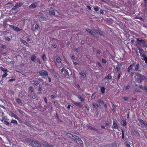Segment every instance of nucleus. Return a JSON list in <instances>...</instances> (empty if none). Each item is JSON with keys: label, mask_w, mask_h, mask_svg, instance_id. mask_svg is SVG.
Masks as SVG:
<instances>
[{"label": "nucleus", "mask_w": 147, "mask_h": 147, "mask_svg": "<svg viewBox=\"0 0 147 147\" xmlns=\"http://www.w3.org/2000/svg\"><path fill=\"white\" fill-rule=\"evenodd\" d=\"M129 86L128 85H127L125 86V89H129Z\"/></svg>", "instance_id": "57"}, {"label": "nucleus", "mask_w": 147, "mask_h": 147, "mask_svg": "<svg viewBox=\"0 0 147 147\" xmlns=\"http://www.w3.org/2000/svg\"><path fill=\"white\" fill-rule=\"evenodd\" d=\"M36 56L34 55H32L31 57V59L32 61H34L36 58Z\"/></svg>", "instance_id": "30"}, {"label": "nucleus", "mask_w": 147, "mask_h": 147, "mask_svg": "<svg viewBox=\"0 0 147 147\" xmlns=\"http://www.w3.org/2000/svg\"><path fill=\"white\" fill-rule=\"evenodd\" d=\"M15 80V79H10L9 80V82H12L13 81H14Z\"/></svg>", "instance_id": "53"}, {"label": "nucleus", "mask_w": 147, "mask_h": 147, "mask_svg": "<svg viewBox=\"0 0 147 147\" xmlns=\"http://www.w3.org/2000/svg\"><path fill=\"white\" fill-rule=\"evenodd\" d=\"M80 75L81 77L84 78L86 76L84 72H81L80 73Z\"/></svg>", "instance_id": "19"}, {"label": "nucleus", "mask_w": 147, "mask_h": 147, "mask_svg": "<svg viewBox=\"0 0 147 147\" xmlns=\"http://www.w3.org/2000/svg\"><path fill=\"white\" fill-rule=\"evenodd\" d=\"M1 48H2V49H5L6 48V47L5 45H2V46H1Z\"/></svg>", "instance_id": "54"}, {"label": "nucleus", "mask_w": 147, "mask_h": 147, "mask_svg": "<svg viewBox=\"0 0 147 147\" xmlns=\"http://www.w3.org/2000/svg\"><path fill=\"white\" fill-rule=\"evenodd\" d=\"M38 28V25L37 24H36L35 26V29H37Z\"/></svg>", "instance_id": "47"}, {"label": "nucleus", "mask_w": 147, "mask_h": 147, "mask_svg": "<svg viewBox=\"0 0 147 147\" xmlns=\"http://www.w3.org/2000/svg\"><path fill=\"white\" fill-rule=\"evenodd\" d=\"M38 19L40 21L45 20H46V18L44 17H39Z\"/></svg>", "instance_id": "27"}, {"label": "nucleus", "mask_w": 147, "mask_h": 147, "mask_svg": "<svg viewBox=\"0 0 147 147\" xmlns=\"http://www.w3.org/2000/svg\"><path fill=\"white\" fill-rule=\"evenodd\" d=\"M45 147H49L50 146H49L48 144H46L45 145Z\"/></svg>", "instance_id": "55"}, {"label": "nucleus", "mask_w": 147, "mask_h": 147, "mask_svg": "<svg viewBox=\"0 0 147 147\" xmlns=\"http://www.w3.org/2000/svg\"><path fill=\"white\" fill-rule=\"evenodd\" d=\"M42 58L43 60L45 61L46 60V57L45 54H44L42 55Z\"/></svg>", "instance_id": "38"}, {"label": "nucleus", "mask_w": 147, "mask_h": 147, "mask_svg": "<svg viewBox=\"0 0 147 147\" xmlns=\"http://www.w3.org/2000/svg\"><path fill=\"white\" fill-rule=\"evenodd\" d=\"M136 52L138 53H140V56L141 57L142 56V55H144L145 54L143 53L144 52V51L142 49H140L139 48H137L136 49Z\"/></svg>", "instance_id": "8"}, {"label": "nucleus", "mask_w": 147, "mask_h": 147, "mask_svg": "<svg viewBox=\"0 0 147 147\" xmlns=\"http://www.w3.org/2000/svg\"><path fill=\"white\" fill-rule=\"evenodd\" d=\"M134 67L135 68V70L136 71H138L139 68V65L138 63L136 65L135 64L134 66Z\"/></svg>", "instance_id": "16"}, {"label": "nucleus", "mask_w": 147, "mask_h": 147, "mask_svg": "<svg viewBox=\"0 0 147 147\" xmlns=\"http://www.w3.org/2000/svg\"><path fill=\"white\" fill-rule=\"evenodd\" d=\"M123 99L127 101L128 100V98L127 97H124L123 98Z\"/></svg>", "instance_id": "58"}, {"label": "nucleus", "mask_w": 147, "mask_h": 147, "mask_svg": "<svg viewBox=\"0 0 147 147\" xmlns=\"http://www.w3.org/2000/svg\"><path fill=\"white\" fill-rule=\"evenodd\" d=\"M95 97H96V96L94 94H93L92 95L91 98H92V99H94L95 98Z\"/></svg>", "instance_id": "45"}, {"label": "nucleus", "mask_w": 147, "mask_h": 147, "mask_svg": "<svg viewBox=\"0 0 147 147\" xmlns=\"http://www.w3.org/2000/svg\"><path fill=\"white\" fill-rule=\"evenodd\" d=\"M102 62H103L104 63H106V62H107L106 60L104 59H102Z\"/></svg>", "instance_id": "48"}, {"label": "nucleus", "mask_w": 147, "mask_h": 147, "mask_svg": "<svg viewBox=\"0 0 147 147\" xmlns=\"http://www.w3.org/2000/svg\"><path fill=\"white\" fill-rule=\"evenodd\" d=\"M1 70L3 71L4 73L7 72V70L6 69H4L2 67H1Z\"/></svg>", "instance_id": "25"}, {"label": "nucleus", "mask_w": 147, "mask_h": 147, "mask_svg": "<svg viewBox=\"0 0 147 147\" xmlns=\"http://www.w3.org/2000/svg\"><path fill=\"white\" fill-rule=\"evenodd\" d=\"M72 102L73 104H74V105H76L77 106L80 107L81 106V105L80 104V103L79 102H76L74 101H73Z\"/></svg>", "instance_id": "20"}, {"label": "nucleus", "mask_w": 147, "mask_h": 147, "mask_svg": "<svg viewBox=\"0 0 147 147\" xmlns=\"http://www.w3.org/2000/svg\"><path fill=\"white\" fill-rule=\"evenodd\" d=\"M16 101L18 103H19V104H20V105H22V101L21 100V99H19V98H17L16 99Z\"/></svg>", "instance_id": "18"}, {"label": "nucleus", "mask_w": 147, "mask_h": 147, "mask_svg": "<svg viewBox=\"0 0 147 147\" xmlns=\"http://www.w3.org/2000/svg\"><path fill=\"white\" fill-rule=\"evenodd\" d=\"M87 127L89 129L91 130H96V129L95 128L92 127H91L90 126L88 125V126H87Z\"/></svg>", "instance_id": "35"}, {"label": "nucleus", "mask_w": 147, "mask_h": 147, "mask_svg": "<svg viewBox=\"0 0 147 147\" xmlns=\"http://www.w3.org/2000/svg\"><path fill=\"white\" fill-rule=\"evenodd\" d=\"M139 122L140 123H141V124H142V123H144V121L142 120L141 119V120H140Z\"/></svg>", "instance_id": "51"}, {"label": "nucleus", "mask_w": 147, "mask_h": 147, "mask_svg": "<svg viewBox=\"0 0 147 147\" xmlns=\"http://www.w3.org/2000/svg\"><path fill=\"white\" fill-rule=\"evenodd\" d=\"M98 102L99 103H101V104H103V102L102 100L100 99V100H99L98 101Z\"/></svg>", "instance_id": "43"}, {"label": "nucleus", "mask_w": 147, "mask_h": 147, "mask_svg": "<svg viewBox=\"0 0 147 147\" xmlns=\"http://www.w3.org/2000/svg\"><path fill=\"white\" fill-rule=\"evenodd\" d=\"M5 39L8 41H10V38L9 37H6L5 38Z\"/></svg>", "instance_id": "49"}, {"label": "nucleus", "mask_w": 147, "mask_h": 147, "mask_svg": "<svg viewBox=\"0 0 147 147\" xmlns=\"http://www.w3.org/2000/svg\"><path fill=\"white\" fill-rule=\"evenodd\" d=\"M36 61L37 62L40 64L41 62L40 60L39 59H36Z\"/></svg>", "instance_id": "52"}, {"label": "nucleus", "mask_w": 147, "mask_h": 147, "mask_svg": "<svg viewBox=\"0 0 147 147\" xmlns=\"http://www.w3.org/2000/svg\"><path fill=\"white\" fill-rule=\"evenodd\" d=\"M6 119V117H3L2 118V119L3 120H5Z\"/></svg>", "instance_id": "63"}, {"label": "nucleus", "mask_w": 147, "mask_h": 147, "mask_svg": "<svg viewBox=\"0 0 147 147\" xmlns=\"http://www.w3.org/2000/svg\"><path fill=\"white\" fill-rule=\"evenodd\" d=\"M112 78L111 76L109 74H108V76L104 79L105 80V82H110L109 80H111Z\"/></svg>", "instance_id": "7"}, {"label": "nucleus", "mask_w": 147, "mask_h": 147, "mask_svg": "<svg viewBox=\"0 0 147 147\" xmlns=\"http://www.w3.org/2000/svg\"><path fill=\"white\" fill-rule=\"evenodd\" d=\"M87 127L89 129L91 130H96V129L95 128L92 127H91L90 126L88 125V126H87Z\"/></svg>", "instance_id": "34"}, {"label": "nucleus", "mask_w": 147, "mask_h": 147, "mask_svg": "<svg viewBox=\"0 0 147 147\" xmlns=\"http://www.w3.org/2000/svg\"><path fill=\"white\" fill-rule=\"evenodd\" d=\"M93 106L94 107H100V104H96V103H93Z\"/></svg>", "instance_id": "24"}, {"label": "nucleus", "mask_w": 147, "mask_h": 147, "mask_svg": "<svg viewBox=\"0 0 147 147\" xmlns=\"http://www.w3.org/2000/svg\"><path fill=\"white\" fill-rule=\"evenodd\" d=\"M137 81L140 83H142L143 81L145 82L147 81V78L145 76L140 75L139 74H137L135 76Z\"/></svg>", "instance_id": "1"}, {"label": "nucleus", "mask_w": 147, "mask_h": 147, "mask_svg": "<svg viewBox=\"0 0 147 147\" xmlns=\"http://www.w3.org/2000/svg\"><path fill=\"white\" fill-rule=\"evenodd\" d=\"M66 136L69 138H70L72 140H74L75 139L74 136H73V135L69 133H67L66 134Z\"/></svg>", "instance_id": "10"}, {"label": "nucleus", "mask_w": 147, "mask_h": 147, "mask_svg": "<svg viewBox=\"0 0 147 147\" xmlns=\"http://www.w3.org/2000/svg\"><path fill=\"white\" fill-rule=\"evenodd\" d=\"M29 91H30L31 92H32L33 91V88L32 87H29Z\"/></svg>", "instance_id": "42"}, {"label": "nucleus", "mask_w": 147, "mask_h": 147, "mask_svg": "<svg viewBox=\"0 0 147 147\" xmlns=\"http://www.w3.org/2000/svg\"><path fill=\"white\" fill-rule=\"evenodd\" d=\"M139 87L140 88L142 89H144V86H143L142 85H139Z\"/></svg>", "instance_id": "44"}, {"label": "nucleus", "mask_w": 147, "mask_h": 147, "mask_svg": "<svg viewBox=\"0 0 147 147\" xmlns=\"http://www.w3.org/2000/svg\"><path fill=\"white\" fill-rule=\"evenodd\" d=\"M34 84L36 85H37L38 84V82H35L34 83Z\"/></svg>", "instance_id": "59"}, {"label": "nucleus", "mask_w": 147, "mask_h": 147, "mask_svg": "<svg viewBox=\"0 0 147 147\" xmlns=\"http://www.w3.org/2000/svg\"><path fill=\"white\" fill-rule=\"evenodd\" d=\"M77 97L80 99V100L82 101H83L84 100V99L82 97L81 95H77Z\"/></svg>", "instance_id": "23"}, {"label": "nucleus", "mask_w": 147, "mask_h": 147, "mask_svg": "<svg viewBox=\"0 0 147 147\" xmlns=\"http://www.w3.org/2000/svg\"><path fill=\"white\" fill-rule=\"evenodd\" d=\"M4 123L7 125H9V122L7 121H5L4 122Z\"/></svg>", "instance_id": "41"}, {"label": "nucleus", "mask_w": 147, "mask_h": 147, "mask_svg": "<svg viewBox=\"0 0 147 147\" xmlns=\"http://www.w3.org/2000/svg\"><path fill=\"white\" fill-rule=\"evenodd\" d=\"M94 9L95 11H97L98 10L99 8L98 7H94Z\"/></svg>", "instance_id": "46"}, {"label": "nucleus", "mask_w": 147, "mask_h": 147, "mask_svg": "<svg viewBox=\"0 0 147 147\" xmlns=\"http://www.w3.org/2000/svg\"><path fill=\"white\" fill-rule=\"evenodd\" d=\"M21 41L22 42H23L25 45H28L27 42L25 40H21Z\"/></svg>", "instance_id": "28"}, {"label": "nucleus", "mask_w": 147, "mask_h": 147, "mask_svg": "<svg viewBox=\"0 0 147 147\" xmlns=\"http://www.w3.org/2000/svg\"><path fill=\"white\" fill-rule=\"evenodd\" d=\"M70 106H71V105H68L67 107V108L68 109H69L70 108Z\"/></svg>", "instance_id": "64"}, {"label": "nucleus", "mask_w": 147, "mask_h": 147, "mask_svg": "<svg viewBox=\"0 0 147 147\" xmlns=\"http://www.w3.org/2000/svg\"><path fill=\"white\" fill-rule=\"evenodd\" d=\"M31 144H32L34 146L38 147L40 146L39 144L36 141H32Z\"/></svg>", "instance_id": "13"}, {"label": "nucleus", "mask_w": 147, "mask_h": 147, "mask_svg": "<svg viewBox=\"0 0 147 147\" xmlns=\"http://www.w3.org/2000/svg\"><path fill=\"white\" fill-rule=\"evenodd\" d=\"M137 42L138 44L144 46L145 44V42L143 40L137 39Z\"/></svg>", "instance_id": "5"}, {"label": "nucleus", "mask_w": 147, "mask_h": 147, "mask_svg": "<svg viewBox=\"0 0 147 147\" xmlns=\"http://www.w3.org/2000/svg\"><path fill=\"white\" fill-rule=\"evenodd\" d=\"M75 138V139L74 140L76 142H79L80 144H83V142L81 139L79 138L77 136H75L74 137Z\"/></svg>", "instance_id": "6"}, {"label": "nucleus", "mask_w": 147, "mask_h": 147, "mask_svg": "<svg viewBox=\"0 0 147 147\" xmlns=\"http://www.w3.org/2000/svg\"><path fill=\"white\" fill-rule=\"evenodd\" d=\"M86 31H87L88 33H90L91 34L92 32V31L91 30H90L89 29H87L86 30Z\"/></svg>", "instance_id": "40"}, {"label": "nucleus", "mask_w": 147, "mask_h": 147, "mask_svg": "<svg viewBox=\"0 0 147 147\" xmlns=\"http://www.w3.org/2000/svg\"><path fill=\"white\" fill-rule=\"evenodd\" d=\"M100 90L101 93L102 94H104L105 92V88L103 87H102L100 89Z\"/></svg>", "instance_id": "17"}, {"label": "nucleus", "mask_w": 147, "mask_h": 147, "mask_svg": "<svg viewBox=\"0 0 147 147\" xmlns=\"http://www.w3.org/2000/svg\"><path fill=\"white\" fill-rule=\"evenodd\" d=\"M39 74L42 76H48L47 72L46 71L42 70L39 72Z\"/></svg>", "instance_id": "2"}, {"label": "nucleus", "mask_w": 147, "mask_h": 147, "mask_svg": "<svg viewBox=\"0 0 147 147\" xmlns=\"http://www.w3.org/2000/svg\"><path fill=\"white\" fill-rule=\"evenodd\" d=\"M11 123H15L16 124H17L18 123V122H17V121L15 120H13V119L11 120Z\"/></svg>", "instance_id": "29"}, {"label": "nucleus", "mask_w": 147, "mask_h": 147, "mask_svg": "<svg viewBox=\"0 0 147 147\" xmlns=\"http://www.w3.org/2000/svg\"><path fill=\"white\" fill-rule=\"evenodd\" d=\"M87 7L88 8V9L89 10H91V7H90L89 6H87Z\"/></svg>", "instance_id": "62"}, {"label": "nucleus", "mask_w": 147, "mask_h": 147, "mask_svg": "<svg viewBox=\"0 0 147 147\" xmlns=\"http://www.w3.org/2000/svg\"><path fill=\"white\" fill-rule=\"evenodd\" d=\"M23 4V3L19 2L16 3L14 7L12 9V10H15L16 9L20 7Z\"/></svg>", "instance_id": "3"}, {"label": "nucleus", "mask_w": 147, "mask_h": 147, "mask_svg": "<svg viewBox=\"0 0 147 147\" xmlns=\"http://www.w3.org/2000/svg\"><path fill=\"white\" fill-rule=\"evenodd\" d=\"M145 85L144 86V89L147 92V81L145 82Z\"/></svg>", "instance_id": "32"}, {"label": "nucleus", "mask_w": 147, "mask_h": 147, "mask_svg": "<svg viewBox=\"0 0 147 147\" xmlns=\"http://www.w3.org/2000/svg\"><path fill=\"white\" fill-rule=\"evenodd\" d=\"M121 124L123 126H125L127 125L126 121L124 120H122L121 121Z\"/></svg>", "instance_id": "21"}, {"label": "nucleus", "mask_w": 147, "mask_h": 147, "mask_svg": "<svg viewBox=\"0 0 147 147\" xmlns=\"http://www.w3.org/2000/svg\"><path fill=\"white\" fill-rule=\"evenodd\" d=\"M135 64L133 63L132 64L130 65L128 67L127 69V71L128 72H131L133 70V69L134 66Z\"/></svg>", "instance_id": "9"}, {"label": "nucleus", "mask_w": 147, "mask_h": 147, "mask_svg": "<svg viewBox=\"0 0 147 147\" xmlns=\"http://www.w3.org/2000/svg\"><path fill=\"white\" fill-rule=\"evenodd\" d=\"M38 80L40 81V82H42L43 81V80L41 78H39L38 79Z\"/></svg>", "instance_id": "61"}, {"label": "nucleus", "mask_w": 147, "mask_h": 147, "mask_svg": "<svg viewBox=\"0 0 147 147\" xmlns=\"http://www.w3.org/2000/svg\"><path fill=\"white\" fill-rule=\"evenodd\" d=\"M49 11L50 15H55V11L54 10H53L52 11L49 10Z\"/></svg>", "instance_id": "26"}, {"label": "nucleus", "mask_w": 147, "mask_h": 147, "mask_svg": "<svg viewBox=\"0 0 147 147\" xmlns=\"http://www.w3.org/2000/svg\"><path fill=\"white\" fill-rule=\"evenodd\" d=\"M37 5V4H36V5H35V4H32L28 7V8H31L32 9H34L36 7Z\"/></svg>", "instance_id": "14"}, {"label": "nucleus", "mask_w": 147, "mask_h": 147, "mask_svg": "<svg viewBox=\"0 0 147 147\" xmlns=\"http://www.w3.org/2000/svg\"><path fill=\"white\" fill-rule=\"evenodd\" d=\"M91 34L93 36H94L96 34V33L95 32H93L92 31L91 33Z\"/></svg>", "instance_id": "56"}, {"label": "nucleus", "mask_w": 147, "mask_h": 147, "mask_svg": "<svg viewBox=\"0 0 147 147\" xmlns=\"http://www.w3.org/2000/svg\"><path fill=\"white\" fill-rule=\"evenodd\" d=\"M4 73V74L3 75H2V76L3 78L5 77L8 75V74L7 73V72H5Z\"/></svg>", "instance_id": "37"}, {"label": "nucleus", "mask_w": 147, "mask_h": 147, "mask_svg": "<svg viewBox=\"0 0 147 147\" xmlns=\"http://www.w3.org/2000/svg\"><path fill=\"white\" fill-rule=\"evenodd\" d=\"M142 125L143 126H144L145 128L147 127V123L145 121H144V123H143L142 124Z\"/></svg>", "instance_id": "33"}, {"label": "nucleus", "mask_w": 147, "mask_h": 147, "mask_svg": "<svg viewBox=\"0 0 147 147\" xmlns=\"http://www.w3.org/2000/svg\"><path fill=\"white\" fill-rule=\"evenodd\" d=\"M112 127L113 128H115V129H118V126L117 125V121H113Z\"/></svg>", "instance_id": "11"}, {"label": "nucleus", "mask_w": 147, "mask_h": 147, "mask_svg": "<svg viewBox=\"0 0 147 147\" xmlns=\"http://www.w3.org/2000/svg\"><path fill=\"white\" fill-rule=\"evenodd\" d=\"M8 25L10 27L12 28L13 30H14L16 32L20 31L22 30L21 29H20L19 28L14 26L12 25Z\"/></svg>", "instance_id": "4"}, {"label": "nucleus", "mask_w": 147, "mask_h": 147, "mask_svg": "<svg viewBox=\"0 0 147 147\" xmlns=\"http://www.w3.org/2000/svg\"><path fill=\"white\" fill-rule=\"evenodd\" d=\"M18 110L20 113L22 114H23V112L20 109H18Z\"/></svg>", "instance_id": "50"}, {"label": "nucleus", "mask_w": 147, "mask_h": 147, "mask_svg": "<svg viewBox=\"0 0 147 147\" xmlns=\"http://www.w3.org/2000/svg\"><path fill=\"white\" fill-rule=\"evenodd\" d=\"M133 133L135 135L137 136L139 134V133L137 131L135 130H133Z\"/></svg>", "instance_id": "31"}, {"label": "nucleus", "mask_w": 147, "mask_h": 147, "mask_svg": "<svg viewBox=\"0 0 147 147\" xmlns=\"http://www.w3.org/2000/svg\"><path fill=\"white\" fill-rule=\"evenodd\" d=\"M121 131L122 132V139L124 138V132L123 130L121 129Z\"/></svg>", "instance_id": "39"}, {"label": "nucleus", "mask_w": 147, "mask_h": 147, "mask_svg": "<svg viewBox=\"0 0 147 147\" xmlns=\"http://www.w3.org/2000/svg\"><path fill=\"white\" fill-rule=\"evenodd\" d=\"M121 69V67L120 66L118 65L115 68V70L116 71L118 72Z\"/></svg>", "instance_id": "22"}, {"label": "nucleus", "mask_w": 147, "mask_h": 147, "mask_svg": "<svg viewBox=\"0 0 147 147\" xmlns=\"http://www.w3.org/2000/svg\"><path fill=\"white\" fill-rule=\"evenodd\" d=\"M100 13H102V14L103 13H104L103 10L102 9L100 11Z\"/></svg>", "instance_id": "60"}, {"label": "nucleus", "mask_w": 147, "mask_h": 147, "mask_svg": "<svg viewBox=\"0 0 147 147\" xmlns=\"http://www.w3.org/2000/svg\"><path fill=\"white\" fill-rule=\"evenodd\" d=\"M11 116L12 117H13L15 118L16 119H17L18 120L20 121V119L15 114L12 113L11 115Z\"/></svg>", "instance_id": "15"}, {"label": "nucleus", "mask_w": 147, "mask_h": 147, "mask_svg": "<svg viewBox=\"0 0 147 147\" xmlns=\"http://www.w3.org/2000/svg\"><path fill=\"white\" fill-rule=\"evenodd\" d=\"M142 56L141 57L142 59L144 60L145 61V63H147V57L145 54L144 55H142Z\"/></svg>", "instance_id": "12"}, {"label": "nucleus", "mask_w": 147, "mask_h": 147, "mask_svg": "<svg viewBox=\"0 0 147 147\" xmlns=\"http://www.w3.org/2000/svg\"><path fill=\"white\" fill-rule=\"evenodd\" d=\"M61 61V59L60 57H57L56 59V61L58 63L60 62Z\"/></svg>", "instance_id": "36"}]
</instances>
